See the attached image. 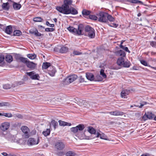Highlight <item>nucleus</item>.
<instances>
[{"label":"nucleus","instance_id":"1","mask_svg":"<svg viewBox=\"0 0 156 156\" xmlns=\"http://www.w3.org/2000/svg\"><path fill=\"white\" fill-rule=\"evenodd\" d=\"M85 128V126L83 124H79L75 127L71 128L70 129V130L80 139H88L89 138H86L84 133L81 131Z\"/></svg>","mask_w":156,"mask_h":156},{"label":"nucleus","instance_id":"2","mask_svg":"<svg viewBox=\"0 0 156 156\" xmlns=\"http://www.w3.org/2000/svg\"><path fill=\"white\" fill-rule=\"evenodd\" d=\"M72 2V0H64V4L61 6L57 7L56 9L58 12L61 13L66 9H69V5H71Z\"/></svg>","mask_w":156,"mask_h":156},{"label":"nucleus","instance_id":"3","mask_svg":"<svg viewBox=\"0 0 156 156\" xmlns=\"http://www.w3.org/2000/svg\"><path fill=\"white\" fill-rule=\"evenodd\" d=\"M67 29L71 33L75 34L80 35L82 34V31L83 29V27L82 25H81L79 26L78 30L72 27H69L67 28Z\"/></svg>","mask_w":156,"mask_h":156},{"label":"nucleus","instance_id":"4","mask_svg":"<svg viewBox=\"0 0 156 156\" xmlns=\"http://www.w3.org/2000/svg\"><path fill=\"white\" fill-rule=\"evenodd\" d=\"M86 34L90 38H93L94 37L95 34L94 29L90 27L87 26L85 28Z\"/></svg>","mask_w":156,"mask_h":156},{"label":"nucleus","instance_id":"5","mask_svg":"<svg viewBox=\"0 0 156 156\" xmlns=\"http://www.w3.org/2000/svg\"><path fill=\"white\" fill-rule=\"evenodd\" d=\"M98 16V21L101 22H107L108 13L104 12H100L97 15Z\"/></svg>","mask_w":156,"mask_h":156},{"label":"nucleus","instance_id":"6","mask_svg":"<svg viewBox=\"0 0 156 156\" xmlns=\"http://www.w3.org/2000/svg\"><path fill=\"white\" fill-rule=\"evenodd\" d=\"M65 14H71L73 15H76L77 14L78 12L77 10L75 8L73 7L69 8V9H66L62 12H61Z\"/></svg>","mask_w":156,"mask_h":156},{"label":"nucleus","instance_id":"7","mask_svg":"<svg viewBox=\"0 0 156 156\" xmlns=\"http://www.w3.org/2000/svg\"><path fill=\"white\" fill-rule=\"evenodd\" d=\"M27 74L29 76L31 79L33 80H39L40 79V76L39 74L36 73L34 71L30 72H27Z\"/></svg>","mask_w":156,"mask_h":156},{"label":"nucleus","instance_id":"8","mask_svg":"<svg viewBox=\"0 0 156 156\" xmlns=\"http://www.w3.org/2000/svg\"><path fill=\"white\" fill-rule=\"evenodd\" d=\"M21 129L22 132L25 134V137L26 138H28L30 136L29 133L30 129L26 126H22L21 128Z\"/></svg>","mask_w":156,"mask_h":156},{"label":"nucleus","instance_id":"9","mask_svg":"<svg viewBox=\"0 0 156 156\" xmlns=\"http://www.w3.org/2000/svg\"><path fill=\"white\" fill-rule=\"evenodd\" d=\"M55 147L58 151H61L65 148V144L62 141H58L55 143Z\"/></svg>","mask_w":156,"mask_h":156},{"label":"nucleus","instance_id":"10","mask_svg":"<svg viewBox=\"0 0 156 156\" xmlns=\"http://www.w3.org/2000/svg\"><path fill=\"white\" fill-rule=\"evenodd\" d=\"M77 78V76L76 75H70L66 79V81L67 82L68 84H69L75 80Z\"/></svg>","mask_w":156,"mask_h":156},{"label":"nucleus","instance_id":"11","mask_svg":"<svg viewBox=\"0 0 156 156\" xmlns=\"http://www.w3.org/2000/svg\"><path fill=\"white\" fill-rule=\"evenodd\" d=\"M39 142V139L37 138V140L33 138H29L27 142L28 145H34L37 144H38Z\"/></svg>","mask_w":156,"mask_h":156},{"label":"nucleus","instance_id":"12","mask_svg":"<svg viewBox=\"0 0 156 156\" xmlns=\"http://www.w3.org/2000/svg\"><path fill=\"white\" fill-rule=\"evenodd\" d=\"M10 124L8 122H5L2 124L0 128L3 131L7 130L9 127Z\"/></svg>","mask_w":156,"mask_h":156},{"label":"nucleus","instance_id":"13","mask_svg":"<svg viewBox=\"0 0 156 156\" xmlns=\"http://www.w3.org/2000/svg\"><path fill=\"white\" fill-rule=\"evenodd\" d=\"M154 115L152 113L150 112L145 113L143 117V119L144 120H146L147 119H151L153 118Z\"/></svg>","mask_w":156,"mask_h":156},{"label":"nucleus","instance_id":"14","mask_svg":"<svg viewBox=\"0 0 156 156\" xmlns=\"http://www.w3.org/2000/svg\"><path fill=\"white\" fill-rule=\"evenodd\" d=\"M29 32L31 34H34L37 37H40L41 35V34L35 28L31 29L29 30Z\"/></svg>","mask_w":156,"mask_h":156},{"label":"nucleus","instance_id":"15","mask_svg":"<svg viewBox=\"0 0 156 156\" xmlns=\"http://www.w3.org/2000/svg\"><path fill=\"white\" fill-rule=\"evenodd\" d=\"M107 113H109L111 115L115 116L122 115L124 114L123 112L117 110L114 111H111L110 112H108Z\"/></svg>","mask_w":156,"mask_h":156},{"label":"nucleus","instance_id":"16","mask_svg":"<svg viewBox=\"0 0 156 156\" xmlns=\"http://www.w3.org/2000/svg\"><path fill=\"white\" fill-rule=\"evenodd\" d=\"M26 65L28 68L31 69H34L37 65L36 64L29 61L26 63Z\"/></svg>","mask_w":156,"mask_h":156},{"label":"nucleus","instance_id":"17","mask_svg":"<svg viewBox=\"0 0 156 156\" xmlns=\"http://www.w3.org/2000/svg\"><path fill=\"white\" fill-rule=\"evenodd\" d=\"M129 93V91L127 90H124L122 91L121 92V96L122 97L124 98H127V96Z\"/></svg>","mask_w":156,"mask_h":156},{"label":"nucleus","instance_id":"18","mask_svg":"<svg viewBox=\"0 0 156 156\" xmlns=\"http://www.w3.org/2000/svg\"><path fill=\"white\" fill-rule=\"evenodd\" d=\"M50 68L51 69L48 70V73L50 76H53L56 71V70L55 68L53 66L51 67Z\"/></svg>","mask_w":156,"mask_h":156},{"label":"nucleus","instance_id":"19","mask_svg":"<svg viewBox=\"0 0 156 156\" xmlns=\"http://www.w3.org/2000/svg\"><path fill=\"white\" fill-rule=\"evenodd\" d=\"M86 77L90 81L94 80V75L92 73H86Z\"/></svg>","mask_w":156,"mask_h":156},{"label":"nucleus","instance_id":"20","mask_svg":"<svg viewBox=\"0 0 156 156\" xmlns=\"http://www.w3.org/2000/svg\"><path fill=\"white\" fill-rule=\"evenodd\" d=\"M97 137H100L101 139L105 140H107L108 139V137L102 133H97Z\"/></svg>","mask_w":156,"mask_h":156},{"label":"nucleus","instance_id":"21","mask_svg":"<svg viewBox=\"0 0 156 156\" xmlns=\"http://www.w3.org/2000/svg\"><path fill=\"white\" fill-rule=\"evenodd\" d=\"M13 7L15 10H18L21 7V4L14 2L13 4Z\"/></svg>","mask_w":156,"mask_h":156},{"label":"nucleus","instance_id":"22","mask_svg":"<svg viewBox=\"0 0 156 156\" xmlns=\"http://www.w3.org/2000/svg\"><path fill=\"white\" fill-rule=\"evenodd\" d=\"M51 67V64L50 63L45 62H44L42 65V69H46L49 67Z\"/></svg>","mask_w":156,"mask_h":156},{"label":"nucleus","instance_id":"23","mask_svg":"<svg viewBox=\"0 0 156 156\" xmlns=\"http://www.w3.org/2000/svg\"><path fill=\"white\" fill-rule=\"evenodd\" d=\"M58 123L54 120H52L50 124V126L51 128L53 127L54 129L55 130L56 128V127L58 126Z\"/></svg>","mask_w":156,"mask_h":156},{"label":"nucleus","instance_id":"24","mask_svg":"<svg viewBox=\"0 0 156 156\" xmlns=\"http://www.w3.org/2000/svg\"><path fill=\"white\" fill-rule=\"evenodd\" d=\"M12 29L11 26H7L5 30V32L8 34H10L12 32Z\"/></svg>","mask_w":156,"mask_h":156},{"label":"nucleus","instance_id":"25","mask_svg":"<svg viewBox=\"0 0 156 156\" xmlns=\"http://www.w3.org/2000/svg\"><path fill=\"white\" fill-rule=\"evenodd\" d=\"M5 57L3 55H0V66H3L5 63Z\"/></svg>","mask_w":156,"mask_h":156},{"label":"nucleus","instance_id":"26","mask_svg":"<svg viewBox=\"0 0 156 156\" xmlns=\"http://www.w3.org/2000/svg\"><path fill=\"white\" fill-rule=\"evenodd\" d=\"M88 131L91 134H94L96 132V130L92 127L89 126L87 129Z\"/></svg>","mask_w":156,"mask_h":156},{"label":"nucleus","instance_id":"27","mask_svg":"<svg viewBox=\"0 0 156 156\" xmlns=\"http://www.w3.org/2000/svg\"><path fill=\"white\" fill-rule=\"evenodd\" d=\"M124 60L122 57H121L118 59L117 61V64L120 66H122L123 65Z\"/></svg>","mask_w":156,"mask_h":156},{"label":"nucleus","instance_id":"28","mask_svg":"<svg viewBox=\"0 0 156 156\" xmlns=\"http://www.w3.org/2000/svg\"><path fill=\"white\" fill-rule=\"evenodd\" d=\"M2 8L5 10H8L9 9V5L8 2L3 3L2 5Z\"/></svg>","mask_w":156,"mask_h":156},{"label":"nucleus","instance_id":"29","mask_svg":"<svg viewBox=\"0 0 156 156\" xmlns=\"http://www.w3.org/2000/svg\"><path fill=\"white\" fill-rule=\"evenodd\" d=\"M13 60L12 57L10 55H7L6 56L5 60L8 62H11Z\"/></svg>","mask_w":156,"mask_h":156},{"label":"nucleus","instance_id":"30","mask_svg":"<svg viewBox=\"0 0 156 156\" xmlns=\"http://www.w3.org/2000/svg\"><path fill=\"white\" fill-rule=\"evenodd\" d=\"M68 50V48L66 46L62 47L60 49V52L62 53H65L67 52Z\"/></svg>","mask_w":156,"mask_h":156},{"label":"nucleus","instance_id":"31","mask_svg":"<svg viewBox=\"0 0 156 156\" xmlns=\"http://www.w3.org/2000/svg\"><path fill=\"white\" fill-rule=\"evenodd\" d=\"M140 63L146 66H148L151 68H152L156 70V67H153L150 65H148L147 62L144 60H141L140 61Z\"/></svg>","mask_w":156,"mask_h":156},{"label":"nucleus","instance_id":"32","mask_svg":"<svg viewBox=\"0 0 156 156\" xmlns=\"http://www.w3.org/2000/svg\"><path fill=\"white\" fill-rule=\"evenodd\" d=\"M80 105L81 106L86 107L87 106V102L86 101L84 100H81L80 101Z\"/></svg>","mask_w":156,"mask_h":156},{"label":"nucleus","instance_id":"33","mask_svg":"<svg viewBox=\"0 0 156 156\" xmlns=\"http://www.w3.org/2000/svg\"><path fill=\"white\" fill-rule=\"evenodd\" d=\"M117 54L120 56L124 57L125 55V53L124 51L122 50H119L117 52Z\"/></svg>","mask_w":156,"mask_h":156},{"label":"nucleus","instance_id":"34","mask_svg":"<svg viewBox=\"0 0 156 156\" xmlns=\"http://www.w3.org/2000/svg\"><path fill=\"white\" fill-rule=\"evenodd\" d=\"M130 63L129 61H127L125 62L124 61L123 62V65L122 66L128 68L130 66Z\"/></svg>","mask_w":156,"mask_h":156},{"label":"nucleus","instance_id":"35","mask_svg":"<svg viewBox=\"0 0 156 156\" xmlns=\"http://www.w3.org/2000/svg\"><path fill=\"white\" fill-rule=\"evenodd\" d=\"M108 20L110 21L113 22L115 20V18L113 17L111 15L108 14V16L107 17V22Z\"/></svg>","mask_w":156,"mask_h":156},{"label":"nucleus","instance_id":"36","mask_svg":"<svg viewBox=\"0 0 156 156\" xmlns=\"http://www.w3.org/2000/svg\"><path fill=\"white\" fill-rule=\"evenodd\" d=\"M22 34L21 32L18 30H16L13 32V35L16 36H20Z\"/></svg>","mask_w":156,"mask_h":156},{"label":"nucleus","instance_id":"37","mask_svg":"<svg viewBox=\"0 0 156 156\" xmlns=\"http://www.w3.org/2000/svg\"><path fill=\"white\" fill-rule=\"evenodd\" d=\"M90 12L85 9L83 10L82 11V13L84 16H87L90 15Z\"/></svg>","mask_w":156,"mask_h":156},{"label":"nucleus","instance_id":"38","mask_svg":"<svg viewBox=\"0 0 156 156\" xmlns=\"http://www.w3.org/2000/svg\"><path fill=\"white\" fill-rule=\"evenodd\" d=\"M50 133V130L49 129H47L46 130L44 131L42 133L45 136H47L49 135Z\"/></svg>","mask_w":156,"mask_h":156},{"label":"nucleus","instance_id":"39","mask_svg":"<svg viewBox=\"0 0 156 156\" xmlns=\"http://www.w3.org/2000/svg\"><path fill=\"white\" fill-rule=\"evenodd\" d=\"M27 57L30 59H34L36 57V55L35 54H29L27 55Z\"/></svg>","mask_w":156,"mask_h":156},{"label":"nucleus","instance_id":"40","mask_svg":"<svg viewBox=\"0 0 156 156\" xmlns=\"http://www.w3.org/2000/svg\"><path fill=\"white\" fill-rule=\"evenodd\" d=\"M75 153L71 151H68L66 154V156H75Z\"/></svg>","mask_w":156,"mask_h":156},{"label":"nucleus","instance_id":"41","mask_svg":"<svg viewBox=\"0 0 156 156\" xmlns=\"http://www.w3.org/2000/svg\"><path fill=\"white\" fill-rule=\"evenodd\" d=\"M89 17L90 19L95 20H97V19L98 20V16H97L94 15H89Z\"/></svg>","mask_w":156,"mask_h":156},{"label":"nucleus","instance_id":"42","mask_svg":"<svg viewBox=\"0 0 156 156\" xmlns=\"http://www.w3.org/2000/svg\"><path fill=\"white\" fill-rule=\"evenodd\" d=\"M43 19L40 17H36L34 18L33 20L36 22H42Z\"/></svg>","mask_w":156,"mask_h":156},{"label":"nucleus","instance_id":"43","mask_svg":"<svg viewBox=\"0 0 156 156\" xmlns=\"http://www.w3.org/2000/svg\"><path fill=\"white\" fill-rule=\"evenodd\" d=\"M20 61L24 63H26H26L28 61V59L27 58L22 57L20 58Z\"/></svg>","mask_w":156,"mask_h":156},{"label":"nucleus","instance_id":"44","mask_svg":"<svg viewBox=\"0 0 156 156\" xmlns=\"http://www.w3.org/2000/svg\"><path fill=\"white\" fill-rule=\"evenodd\" d=\"M100 74L104 78H105L106 77V75L104 73V69H101V70Z\"/></svg>","mask_w":156,"mask_h":156},{"label":"nucleus","instance_id":"45","mask_svg":"<svg viewBox=\"0 0 156 156\" xmlns=\"http://www.w3.org/2000/svg\"><path fill=\"white\" fill-rule=\"evenodd\" d=\"M131 3L138 4L139 3L141 5H143V3L141 1L138 0H132Z\"/></svg>","mask_w":156,"mask_h":156},{"label":"nucleus","instance_id":"46","mask_svg":"<svg viewBox=\"0 0 156 156\" xmlns=\"http://www.w3.org/2000/svg\"><path fill=\"white\" fill-rule=\"evenodd\" d=\"M11 87V85L9 84H5L3 86V87L4 89H9Z\"/></svg>","mask_w":156,"mask_h":156},{"label":"nucleus","instance_id":"47","mask_svg":"<svg viewBox=\"0 0 156 156\" xmlns=\"http://www.w3.org/2000/svg\"><path fill=\"white\" fill-rule=\"evenodd\" d=\"M58 122L59 123V125L61 126H65L66 125V122L62 121L61 120L58 121Z\"/></svg>","mask_w":156,"mask_h":156},{"label":"nucleus","instance_id":"48","mask_svg":"<svg viewBox=\"0 0 156 156\" xmlns=\"http://www.w3.org/2000/svg\"><path fill=\"white\" fill-rule=\"evenodd\" d=\"M73 54L75 55H79L82 54V53L77 51H74L73 52Z\"/></svg>","mask_w":156,"mask_h":156},{"label":"nucleus","instance_id":"49","mask_svg":"<svg viewBox=\"0 0 156 156\" xmlns=\"http://www.w3.org/2000/svg\"><path fill=\"white\" fill-rule=\"evenodd\" d=\"M55 29L53 28H47L45 29V31L47 32H52Z\"/></svg>","mask_w":156,"mask_h":156},{"label":"nucleus","instance_id":"50","mask_svg":"<svg viewBox=\"0 0 156 156\" xmlns=\"http://www.w3.org/2000/svg\"><path fill=\"white\" fill-rule=\"evenodd\" d=\"M150 44L153 47H156V42L151 41L150 42Z\"/></svg>","mask_w":156,"mask_h":156},{"label":"nucleus","instance_id":"51","mask_svg":"<svg viewBox=\"0 0 156 156\" xmlns=\"http://www.w3.org/2000/svg\"><path fill=\"white\" fill-rule=\"evenodd\" d=\"M96 78H97L96 80L97 81H101L103 80V79L99 75L97 76Z\"/></svg>","mask_w":156,"mask_h":156},{"label":"nucleus","instance_id":"52","mask_svg":"<svg viewBox=\"0 0 156 156\" xmlns=\"http://www.w3.org/2000/svg\"><path fill=\"white\" fill-rule=\"evenodd\" d=\"M46 25L50 27H54L55 25L54 24H50L48 21H47L46 23Z\"/></svg>","mask_w":156,"mask_h":156},{"label":"nucleus","instance_id":"53","mask_svg":"<svg viewBox=\"0 0 156 156\" xmlns=\"http://www.w3.org/2000/svg\"><path fill=\"white\" fill-rule=\"evenodd\" d=\"M0 105L3 106H8L9 105V103L7 102H2L0 103Z\"/></svg>","mask_w":156,"mask_h":156},{"label":"nucleus","instance_id":"54","mask_svg":"<svg viewBox=\"0 0 156 156\" xmlns=\"http://www.w3.org/2000/svg\"><path fill=\"white\" fill-rule=\"evenodd\" d=\"M4 115L8 117H12V115L11 114L9 113H5Z\"/></svg>","mask_w":156,"mask_h":156},{"label":"nucleus","instance_id":"55","mask_svg":"<svg viewBox=\"0 0 156 156\" xmlns=\"http://www.w3.org/2000/svg\"><path fill=\"white\" fill-rule=\"evenodd\" d=\"M147 103L146 102H143L142 103H141L140 104V105L139 106V108H141L143 106L145 105H146V104Z\"/></svg>","mask_w":156,"mask_h":156},{"label":"nucleus","instance_id":"56","mask_svg":"<svg viewBox=\"0 0 156 156\" xmlns=\"http://www.w3.org/2000/svg\"><path fill=\"white\" fill-rule=\"evenodd\" d=\"M15 58L17 60H20V58H21L19 55H16L15 56Z\"/></svg>","mask_w":156,"mask_h":156},{"label":"nucleus","instance_id":"57","mask_svg":"<svg viewBox=\"0 0 156 156\" xmlns=\"http://www.w3.org/2000/svg\"><path fill=\"white\" fill-rule=\"evenodd\" d=\"M123 49L126 51L128 52H130L129 50H128V48L127 47H124V48H123Z\"/></svg>","mask_w":156,"mask_h":156},{"label":"nucleus","instance_id":"58","mask_svg":"<svg viewBox=\"0 0 156 156\" xmlns=\"http://www.w3.org/2000/svg\"><path fill=\"white\" fill-rule=\"evenodd\" d=\"M4 29V26L0 24V30H3Z\"/></svg>","mask_w":156,"mask_h":156},{"label":"nucleus","instance_id":"59","mask_svg":"<svg viewBox=\"0 0 156 156\" xmlns=\"http://www.w3.org/2000/svg\"><path fill=\"white\" fill-rule=\"evenodd\" d=\"M118 26V24H113L112 25L110 26L112 27H116Z\"/></svg>","mask_w":156,"mask_h":156},{"label":"nucleus","instance_id":"60","mask_svg":"<svg viewBox=\"0 0 156 156\" xmlns=\"http://www.w3.org/2000/svg\"><path fill=\"white\" fill-rule=\"evenodd\" d=\"M36 133V131L35 130H33L31 133L30 134L31 135H34Z\"/></svg>","mask_w":156,"mask_h":156},{"label":"nucleus","instance_id":"61","mask_svg":"<svg viewBox=\"0 0 156 156\" xmlns=\"http://www.w3.org/2000/svg\"><path fill=\"white\" fill-rule=\"evenodd\" d=\"M2 154L4 156H8V154L5 152H3L2 153Z\"/></svg>","mask_w":156,"mask_h":156},{"label":"nucleus","instance_id":"62","mask_svg":"<svg viewBox=\"0 0 156 156\" xmlns=\"http://www.w3.org/2000/svg\"><path fill=\"white\" fill-rule=\"evenodd\" d=\"M141 156H150V155L148 154H143Z\"/></svg>","mask_w":156,"mask_h":156},{"label":"nucleus","instance_id":"63","mask_svg":"<svg viewBox=\"0 0 156 156\" xmlns=\"http://www.w3.org/2000/svg\"><path fill=\"white\" fill-rule=\"evenodd\" d=\"M66 126H71V124L70 123H68V122H66Z\"/></svg>","mask_w":156,"mask_h":156},{"label":"nucleus","instance_id":"64","mask_svg":"<svg viewBox=\"0 0 156 156\" xmlns=\"http://www.w3.org/2000/svg\"><path fill=\"white\" fill-rule=\"evenodd\" d=\"M8 156H20V155H16L14 154H9Z\"/></svg>","mask_w":156,"mask_h":156}]
</instances>
